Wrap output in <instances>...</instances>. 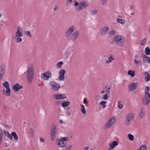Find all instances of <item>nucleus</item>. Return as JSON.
<instances>
[{
	"label": "nucleus",
	"mask_w": 150,
	"mask_h": 150,
	"mask_svg": "<svg viewBox=\"0 0 150 150\" xmlns=\"http://www.w3.org/2000/svg\"><path fill=\"white\" fill-rule=\"evenodd\" d=\"M34 70L33 67L29 66L27 71L26 78L28 83H31L33 81L34 76Z\"/></svg>",
	"instance_id": "1"
},
{
	"label": "nucleus",
	"mask_w": 150,
	"mask_h": 150,
	"mask_svg": "<svg viewBox=\"0 0 150 150\" xmlns=\"http://www.w3.org/2000/svg\"><path fill=\"white\" fill-rule=\"evenodd\" d=\"M57 130V128L54 125H53L51 128L50 132L51 139L52 141H53L55 137Z\"/></svg>",
	"instance_id": "2"
},
{
	"label": "nucleus",
	"mask_w": 150,
	"mask_h": 150,
	"mask_svg": "<svg viewBox=\"0 0 150 150\" xmlns=\"http://www.w3.org/2000/svg\"><path fill=\"white\" fill-rule=\"evenodd\" d=\"M150 101V94L148 95L144 94L142 100L143 104L144 105H147Z\"/></svg>",
	"instance_id": "3"
},
{
	"label": "nucleus",
	"mask_w": 150,
	"mask_h": 150,
	"mask_svg": "<svg viewBox=\"0 0 150 150\" xmlns=\"http://www.w3.org/2000/svg\"><path fill=\"white\" fill-rule=\"evenodd\" d=\"M49 85L51 86L52 88L55 91L58 90L60 87L59 84L54 81H51L49 83Z\"/></svg>",
	"instance_id": "4"
},
{
	"label": "nucleus",
	"mask_w": 150,
	"mask_h": 150,
	"mask_svg": "<svg viewBox=\"0 0 150 150\" xmlns=\"http://www.w3.org/2000/svg\"><path fill=\"white\" fill-rule=\"evenodd\" d=\"M134 115L133 113L131 112L129 113L126 117V123L127 125L129 124L132 122L134 118Z\"/></svg>",
	"instance_id": "5"
},
{
	"label": "nucleus",
	"mask_w": 150,
	"mask_h": 150,
	"mask_svg": "<svg viewBox=\"0 0 150 150\" xmlns=\"http://www.w3.org/2000/svg\"><path fill=\"white\" fill-rule=\"evenodd\" d=\"M88 6V4L86 2L82 1L79 3V7L77 8V10L79 11H80Z\"/></svg>",
	"instance_id": "6"
},
{
	"label": "nucleus",
	"mask_w": 150,
	"mask_h": 150,
	"mask_svg": "<svg viewBox=\"0 0 150 150\" xmlns=\"http://www.w3.org/2000/svg\"><path fill=\"white\" fill-rule=\"evenodd\" d=\"M115 122L114 118L112 117H111L105 125L104 127L106 128H110Z\"/></svg>",
	"instance_id": "7"
},
{
	"label": "nucleus",
	"mask_w": 150,
	"mask_h": 150,
	"mask_svg": "<svg viewBox=\"0 0 150 150\" xmlns=\"http://www.w3.org/2000/svg\"><path fill=\"white\" fill-rule=\"evenodd\" d=\"M23 29L21 27L18 26L17 29V31L15 33V36L16 37H21L23 36Z\"/></svg>",
	"instance_id": "8"
},
{
	"label": "nucleus",
	"mask_w": 150,
	"mask_h": 150,
	"mask_svg": "<svg viewBox=\"0 0 150 150\" xmlns=\"http://www.w3.org/2000/svg\"><path fill=\"white\" fill-rule=\"evenodd\" d=\"M53 97L57 100H62L67 98L65 94H54L53 95Z\"/></svg>",
	"instance_id": "9"
},
{
	"label": "nucleus",
	"mask_w": 150,
	"mask_h": 150,
	"mask_svg": "<svg viewBox=\"0 0 150 150\" xmlns=\"http://www.w3.org/2000/svg\"><path fill=\"white\" fill-rule=\"evenodd\" d=\"M74 26H71L67 31L65 34V36L66 38L69 37L74 30Z\"/></svg>",
	"instance_id": "10"
},
{
	"label": "nucleus",
	"mask_w": 150,
	"mask_h": 150,
	"mask_svg": "<svg viewBox=\"0 0 150 150\" xmlns=\"http://www.w3.org/2000/svg\"><path fill=\"white\" fill-rule=\"evenodd\" d=\"M51 76V74L50 71L42 73L41 75V78L45 80H47Z\"/></svg>",
	"instance_id": "11"
},
{
	"label": "nucleus",
	"mask_w": 150,
	"mask_h": 150,
	"mask_svg": "<svg viewBox=\"0 0 150 150\" xmlns=\"http://www.w3.org/2000/svg\"><path fill=\"white\" fill-rule=\"evenodd\" d=\"M6 67L4 64H2L0 67V80L4 76L5 72Z\"/></svg>",
	"instance_id": "12"
},
{
	"label": "nucleus",
	"mask_w": 150,
	"mask_h": 150,
	"mask_svg": "<svg viewBox=\"0 0 150 150\" xmlns=\"http://www.w3.org/2000/svg\"><path fill=\"white\" fill-rule=\"evenodd\" d=\"M79 35V33L78 31H74L72 34L71 36V39L72 41H76L78 38Z\"/></svg>",
	"instance_id": "13"
},
{
	"label": "nucleus",
	"mask_w": 150,
	"mask_h": 150,
	"mask_svg": "<svg viewBox=\"0 0 150 150\" xmlns=\"http://www.w3.org/2000/svg\"><path fill=\"white\" fill-rule=\"evenodd\" d=\"M59 146L60 147H64L67 145V143L61 139H58L57 141Z\"/></svg>",
	"instance_id": "14"
},
{
	"label": "nucleus",
	"mask_w": 150,
	"mask_h": 150,
	"mask_svg": "<svg viewBox=\"0 0 150 150\" xmlns=\"http://www.w3.org/2000/svg\"><path fill=\"white\" fill-rule=\"evenodd\" d=\"M109 30L108 27L106 26L104 28H102L100 30V34L102 36H104L105 35Z\"/></svg>",
	"instance_id": "15"
},
{
	"label": "nucleus",
	"mask_w": 150,
	"mask_h": 150,
	"mask_svg": "<svg viewBox=\"0 0 150 150\" xmlns=\"http://www.w3.org/2000/svg\"><path fill=\"white\" fill-rule=\"evenodd\" d=\"M114 39H116L117 41L122 43H123L125 42V39L122 36L120 35H116Z\"/></svg>",
	"instance_id": "16"
},
{
	"label": "nucleus",
	"mask_w": 150,
	"mask_h": 150,
	"mask_svg": "<svg viewBox=\"0 0 150 150\" xmlns=\"http://www.w3.org/2000/svg\"><path fill=\"white\" fill-rule=\"evenodd\" d=\"M65 71L63 69H62L59 72V80H63L65 76L64 75L65 73Z\"/></svg>",
	"instance_id": "17"
},
{
	"label": "nucleus",
	"mask_w": 150,
	"mask_h": 150,
	"mask_svg": "<svg viewBox=\"0 0 150 150\" xmlns=\"http://www.w3.org/2000/svg\"><path fill=\"white\" fill-rule=\"evenodd\" d=\"M6 88V91L4 89L3 90V94L7 96H10V93L11 92V91L10 89L9 86H8V87H7Z\"/></svg>",
	"instance_id": "18"
},
{
	"label": "nucleus",
	"mask_w": 150,
	"mask_h": 150,
	"mask_svg": "<svg viewBox=\"0 0 150 150\" xmlns=\"http://www.w3.org/2000/svg\"><path fill=\"white\" fill-rule=\"evenodd\" d=\"M138 84L137 83H132L130 84L129 85V91H133L135 90L137 87Z\"/></svg>",
	"instance_id": "19"
},
{
	"label": "nucleus",
	"mask_w": 150,
	"mask_h": 150,
	"mask_svg": "<svg viewBox=\"0 0 150 150\" xmlns=\"http://www.w3.org/2000/svg\"><path fill=\"white\" fill-rule=\"evenodd\" d=\"M13 89L15 91H18L23 88V86H20L18 83H17L13 86Z\"/></svg>",
	"instance_id": "20"
},
{
	"label": "nucleus",
	"mask_w": 150,
	"mask_h": 150,
	"mask_svg": "<svg viewBox=\"0 0 150 150\" xmlns=\"http://www.w3.org/2000/svg\"><path fill=\"white\" fill-rule=\"evenodd\" d=\"M145 109L143 107L141 109V111L139 114V117L140 118H142L145 115Z\"/></svg>",
	"instance_id": "21"
},
{
	"label": "nucleus",
	"mask_w": 150,
	"mask_h": 150,
	"mask_svg": "<svg viewBox=\"0 0 150 150\" xmlns=\"http://www.w3.org/2000/svg\"><path fill=\"white\" fill-rule=\"evenodd\" d=\"M118 144L117 142L116 141H113L112 143L110 144V148L112 149L115 147V146L117 145Z\"/></svg>",
	"instance_id": "22"
},
{
	"label": "nucleus",
	"mask_w": 150,
	"mask_h": 150,
	"mask_svg": "<svg viewBox=\"0 0 150 150\" xmlns=\"http://www.w3.org/2000/svg\"><path fill=\"white\" fill-rule=\"evenodd\" d=\"M115 33V31L114 30H112L110 31L108 33V35L109 38H110L114 36Z\"/></svg>",
	"instance_id": "23"
},
{
	"label": "nucleus",
	"mask_w": 150,
	"mask_h": 150,
	"mask_svg": "<svg viewBox=\"0 0 150 150\" xmlns=\"http://www.w3.org/2000/svg\"><path fill=\"white\" fill-rule=\"evenodd\" d=\"M144 74L145 75V81L146 82H148L150 80V75L147 72H145Z\"/></svg>",
	"instance_id": "24"
},
{
	"label": "nucleus",
	"mask_w": 150,
	"mask_h": 150,
	"mask_svg": "<svg viewBox=\"0 0 150 150\" xmlns=\"http://www.w3.org/2000/svg\"><path fill=\"white\" fill-rule=\"evenodd\" d=\"M149 59H150V58L149 57L144 55L143 57V62L144 61L147 62Z\"/></svg>",
	"instance_id": "25"
},
{
	"label": "nucleus",
	"mask_w": 150,
	"mask_h": 150,
	"mask_svg": "<svg viewBox=\"0 0 150 150\" xmlns=\"http://www.w3.org/2000/svg\"><path fill=\"white\" fill-rule=\"evenodd\" d=\"M128 74L131 76L132 77L134 76L135 74V71L133 70H129L128 71Z\"/></svg>",
	"instance_id": "26"
},
{
	"label": "nucleus",
	"mask_w": 150,
	"mask_h": 150,
	"mask_svg": "<svg viewBox=\"0 0 150 150\" xmlns=\"http://www.w3.org/2000/svg\"><path fill=\"white\" fill-rule=\"evenodd\" d=\"M72 47H69L67 50L66 51V54L67 55L70 54L72 52H73L74 51L72 50Z\"/></svg>",
	"instance_id": "27"
},
{
	"label": "nucleus",
	"mask_w": 150,
	"mask_h": 150,
	"mask_svg": "<svg viewBox=\"0 0 150 150\" xmlns=\"http://www.w3.org/2000/svg\"><path fill=\"white\" fill-rule=\"evenodd\" d=\"M69 105V102L68 101H67L62 103V107L64 108L68 106Z\"/></svg>",
	"instance_id": "28"
},
{
	"label": "nucleus",
	"mask_w": 150,
	"mask_h": 150,
	"mask_svg": "<svg viewBox=\"0 0 150 150\" xmlns=\"http://www.w3.org/2000/svg\"><path fill=\"white\" fill-rule=\"evenodd\" d=\"M3 136V131L1 128H0V144H1L2 141Z\"/></svg>",
	"instance_id": "29"
},
{
	"label": "nucleus",
	"mask_w": 150,
	"mask_h": 150,
	"mask_svg": "<svg viewBox=\"0 0 150 150\" xmlns=\"http://www.w3.org/2000/svg\"><path fill=\"white\" fill-rule=\"evenodd\" d=\"M80 106L81 107V111L83 114H85L86 113V111L85 109L84 106L83 105H81Z\"/></svg>",
	"instance_id": "30"
},
{
	"label": "nucleus",
	"mask_w": 150,
	"mask_h": 150,
	"mask_svg": "<svg viewBox=\"0 0 150 150\" xmlns=\"http://www.w3.org/2000/svg\"><path fill=\"white\" fill-rule=\"evenodd\" d=\"M12 136L13 137L14 139L16 140H17L18 139V136L15 132H12L11 133Z\"/></svg>",
	"instance_id": "31"
},
{
	"label": "nucleus",
	"mask_w": 150,
	"mask_h": 150,
	"mask_svg": "<svg viewBox=\"0 0 150 150\" xmlns=\"http://www.w3.org/2000/svg\"><path fill=\"white\" fill-rule=\"evenodd\" d=\"M145 52L146 55H150V49L149 47H147L146 48L145 50Z\"/></svg>",
	"instance_id": "32"
},
{
	"label": "nucleus",
	"mask_w": 150,
	"mask_h": 150,
	"mask_svg": "<svg viewBox=\"0 0 150 150\" xmlns=\"http://www.w3.org/2000/svg\"><path fill=\"white\" fill-rule=\"evenodd\" d=\"M117 21L118 23H121L122 24H124L125 23V21L124 20L120 18L117 19Z\"/></svg>",
	"instance_id": "33"
},
{
	"label": "nucleus",
	"mask_w": 150,
	"mask_h": 150,
	"mask_svg": "<svg viewBox=\"0 0 150 150\" xmlns=\"http://www.w3.org/2000/svg\"><path fill=\"white\" fill-rule=\"evenodd\" d=\"M150 88L149 86H147L145 87V93L144 94H147L148 95L149 94H150L149 92V91Z\"/></svg>",
	"instance_id": "34"
},
{
	"label": "nucleus",
	"mask_w": 150,
	"mask_h": 150,
	"mask_svg": "<svg viewBox=\"0 0 150 150\" xmlns=\"http://www.w3.org/2000/svg\"><path fill=\"white\" fill-rule=\"evenodd\" d=\"M107 102L105 101H103L100 102V104L101 105H103V108H105L106 107V104Z\"/></svg>",
	"instance_id": "35"
},
{
	"label": "nucleus",
	"mask_w": 150,
	"mask_h": 150,
	"mask_svg": "<svg viewBox=\"0 0 150 150\" xmlns=\"http://www.w3.org/2000/svg\"><path fill=\"white\" fill-rule=\"evenodd\" d=\"M147 147L145 145H143L141 146L139 150H146Z\"/></svg>",
	"instance_id": "36"
},
{
	"label": "nucleus",
	"mask_w": 150,
	"mask_h": 150,
	"mask_svg": "<svg viewBox=\"0 0 150 150\" xmlns=\"http://www.w3.org/2000/svg\"><path fill=\"white\" fill-rule=\"evenodd\" d=\"M128 138L131 141H132L134 140V137L133 135L131 134H129L128 135Z\"/></svg>",
	"instance_id": "37"
},
{
	"label": "nucleus",
	"mask_w": 150,
	"mask_h": 150,
	"mask_svg": "<svg viewBox=\"0 0 150 150\" xmlns=\"http://www.w3.org/2000/svg\"><path fill=\"white\" fill-rule=\"evenodd\" d=\"M15 39V41L17 43H19L20 42H21L22 39L21 38H20V37H16Z\"/></svg>",
	"instance_id": "38"
},
{
	"label": "nucleus",
	"mask_w": 150,
	"mask_h": 150,
	"mask_svg": "<svg viewBox=\"0 0 150 150\" xmlns=\"http://www.w3.org/2000/svg\"><path fill=\"white\" fill-rule=\"evenodd\" d=\"M3 86L5 88H6L8 87V86H9V84L7 81H5L3 83Z\"/></svg>",
	"instance_id": "39"
},
{
	"label": "nucleus",
	"mask_w": 150,
	"mask_h": 150,
	"mask_svg": "<svg viewBox=\"0 0 150 150\" xmlns=\"http://www.w3.org/2000/svg\"><path fill=\"white\" fill-rule=\"evenodd\" d=\"M63 62H60L57 64L56 66L57 68H60L62 67Z\"/></svg>",
	"instance_id": "40"
},
{
	"label": "nucleus",
	"mask_w": 150,
	"mask_h": 150,
	"mask_svg": "<svg viewBox=\"0 0 150 150\" xmlns=\"http://www.w3.org/2000/svg\"><path fill=\"white\" fill-rule=\"evenodd\" d=\"M97 13V11L96 10H93L90 12V14L92 15L96 14Z\"/></svg>",
	"instance_id": "41"
},
{
	"label": "nucleus",
	"mask_w": 150,
	"mask_h": 150,
	"mask_svg": "<svg viewBox=\"0 0 150 150\" xmlns=\"http://www.w3.org/2000/svg\"><path fill=\"white\" fill-rule=\"evenodd\" d=\"M146 40L147 39L145 38L142 40L140 42L141 44L142 45H144L146 42Z\"/></svg>",
	"instance_id": "42"
},
{
	"label": "nucleus",
	"mask_w": 150,
	"mask_h": 150,
	"mask_svg": "<svg viewBox=\"0 0 150 150\" xmlns=\"http://www.w3.org/2000/svg\"><path fill=\"white\" fill-rule=\"evenodd\" d=\"M30 135L31 137H33L34 133L33 129L32 128H30Z\"/></svg>",
	"instance_id": "43"
},
{
	"label": "nucleus",
	"mask_w": 150,
	"mask_h": 150,
	"mask_svg": "<svg viewBox=\"0 0 150 150\" xmlns=\"http://www.w3.org/2000/svg\"><path fill=\"white\" fill-rule=\"evenodd\" d=\"M61 139L63 140L64 142H65V141H69V138L67 137H62L61 138Z\"/></svg>",
	"instance_id": "44"
},
{
	"label": "nucleus",
	"mask_w": 150,
	"mask_h": 150,
	"mask_svg": "<svg viewBox=\"0 0 150 150\" xmlns=\"http://www.w3.org/2000/svg\"><path fill=\"white\" fill-rule=\"evenodd\" d=\"M105 88H106V93H107L108 94H109L110 93V88H107L106 86H105Z\"/></svg>",
	"instance_id": "45"
},
{
	"label": "nucleus",
	"mask_w": 150,
	"mask_h": 150,
	"mask_svg": "<svg viewBox=\"0 0 150 150\" xmlns=\"http://www.w3.org/2000/svg\"><path fill=\"white\" fill-rule=\"evenodd\" d=\"M7 137L9 139L11 140H12L13 139L11 134L9 133L8 134Z\"/></svg>",
	"instance_id": "46"
},
{
	"label": "nucleus",
	"mask_w": 150,
	"mask_h": 150,
	"mask_svg": "<svg viewBox=\"0 0 150 150\" xmlns=\"http://www.w3.org/2000/svg\"><path fill=\"white\" fill-rule=\"evenodd\" d=\"M2 131L3 132V134H4V135L6 136L7 137L8 134H9V132H7L5 131H4L3 130H2Z\"/></svg>",
	"instance_id": "47"
},
{
	"label": "nucleus",
	"mask_w": 150,
	"mask_h": 150,
	"mask_svg": "<svg viewBox=\"0 0 150 150\" xmlns=\"http://www.w3.org/2000/svg\"><path fill=\"white\" fill-rule=\"evenodd\" d=\"M103 98L105 100H106L108 98V95L107 94H105L104 95Z\"/></svg>",
	"instance_id": "48"
},
{
	"label": "nucleus",
	"mask_w": 150,
	"mask_h": 150,
	"mask_svg": "<svg viewBox=\"0 0 150 150\" xmlns=\"http://www.w3.org/2000/svg\"><path fill=\"white\" fill-rule=\"evenodd\" d=\"M71 147V145H69L67 146L64 149V150H70Z\"/></svg>",
	"instance_id": "49"
},
{
	"label": "nucleus",
	"mask_w": 150,
	"mask_h": 150,
	"mask_svg": "<svg viewBox=\"0 0 150 150\" xmlns=\"http://www.w3.org/2000/svg\"><path fill=\"white\" fill-rule=\"evenodd\" d=\"M107 0H102V3L103 5H105L106 4Z\"/></svg>",
	"instance_id": "50"
},
{
	"label": "nucleus",
	"mask_w": 150,
	"mask_h": 150,
	"mask_svg": "<svg viewBox=\"0 0 150 150\" xmlns=\"http://www.w3.org/2000/svg\"><path fill=\"white\" fill-rule=\"evenodd\" d=\"M112 62V60L110 59V57H109L108 58V60H107L106 61V63L107 64H108Z\"/></svg>",
	"instance_id": "51"
},
{
	"label": "nucleus",
	"mask_w": 150,
	"mask_h": 150,
	"mask_svg": "<svg viewBox=\"0 0 150 150\" xmlns=\"http://www.w3.org/2000/svg\"><path fill=\"white\" fill-rule=\"evenodd\" d=\"M26 35H27L28 36H29L30 37H32V35H31L30 34V31H27V32H26Z\"/></svg>",
	"instance_id": "52"
},
{
	"label": "nucleus",
	"mask_w": 150,
	"mask_h": 150,
	"mask_svg": "<svg viewBox=\"0 0 150 150\" xmlns=\"http://www.w3.org/2000/svg\"><path fill=\"white\" fill-rule=\"evenodd\" d=\"M59 7L58 6H56L54 7V11H56L57 10L59 9Z\"/></svg>",
	"instance_id": "53"
},
{
	"label": "nucleus",
	"mask_w": 150,
	"mask_h": 150,
	"mask_svg": "<svg viewBox=\"0 0 150 150\" xmlns=\"http://www.w3.org/2000/svg\"><path fill=\"white\" fill-rule=\"evenodd\" d=\"M2 125H3V126H4L7 129V128H10V127H9L8 125H4L3 124H2Z\"/></svg>",
	"instance_id": "54"
},
{
	"label": "nucleus",
	"mask_w": 150,
	"mask_h": 150,
	"mask_svg": "<svg viewBox=\"0 0 150 150\" xmlns=\"http://www.w3.org/2000/svg\"><path fill=\"white\" fill-rule=\"evenodd\" d=\"M123 105L122 104H119L118 105V108H119L121 109H122L123 107Z\"/></svg>",
	"instance_id": "55"
},
{
	"label": "nucleus",
	"mask_w": 150,
	"mask_h": 150,
	"mask_svg": "<svg viewBox=\"0 0 150 150\" xmlns=\"http://www.w3.org/2000/svg\"><path fill=\"white\" fill-rule=\"evenodd\" d=\"M110 59L111 60H114V57H113V55L111 54H110Z\"/></svg>",
	"instance_id": "56"
},
{
	"label": "nucleus",
	"mask_w": 150,
	"mask_h": 150,
	"mask_svg": "<svg viewBox=\"0 0 150 150\" xmlns=\"http://www.w3.org/2000/svg\"><path fill=\"white\" fill-rule=\"evenodd\" d=\"M66 114L67 115V116H69L70 115V113L68 111H66Z\"/></svg>",
	"instance_id": "57"
},
{
	"label": "nucleus",
	"mask_w": 150,
	"mask_h": 150,
	"mask_svg": "<svg viewBox=\"0 0 150 150\" xmlns=\"http://www.w3.org/2000/svg\"><path fill=\"white\" fill-rule=\"evenodd\" d=\"M74 2L75 3V4H74V6H77L78 5H79V4L76 1H74Z\"/></svg>",
	"instance_id": "58"
},
{
	"label": "nucleus",
	"mask_w": 150,
	"mask_h": 150,
	"mask_svg": "<svg viewBox=\"0 0 150 150\" xmlns=\"http://www.w3.org/2000/svg\"><path fill=\"white\" fill-rule=\"evenodd\" d=\"M40 141L42 142H44L45 141V139L42 137H41L40 139Z\"/></svg>",
	"instance_id": "59"
},
{
	"label": "nucleus",
	"mask_w": 150,
	"mask_h": 150,
	"mask_svg": "<svg viewBox=\"0 0 150 150\" xmlns=\"http://www.w3.org/2000/svg\"><path fill=\"white\" fill-rule=\"evenodd\" d=\"M56 104L57 105H59L61 103V102L59 101H56L55 102Z\"/></svg>",
	"instance_id": "60"
},
{
	"label": "nucleus",
	"mask_w": 150,
	"mask_h": 150,
	"mask_svg": "<svg viewBox=\"0 0 150 150\" xmlns=\"http://www.w3.org/2000/svg\"><path fill=\"white\" fill-rule=\"evenodd\" d=\"M89 149V147H84L83 149L84 150H88Z\"/></svg>",
	"instance_id": "61"
},
{
	"label": "nucleus",
	"mask_w": 150,
	"mask_h": 150,
	"mask_svg": "<svg viewBox=\"0 0 150 150\" xmlns=\"http://www.w3.org/2000/svg\"><path fill=\"white\" fill-rule=\"evenodd\" d=\"M134 63L136 64H138V62H137V60L136 59H134Z\"/></svg>",
	"instance_id": "62"
},
{
	"label": "nucleus",
	"mask_w": 150,
	"mask_h": 150,
	"mask_svg": "<svg viewBox=\"0 0 150 150\" xmlns=\"http://www.w3.org/2000/svg\"><path fill=\"white\" fill-rule=\"evenodd\" d=\"M83 102L84 103L86 104L87 103V100L86 99H84L83 100Z\"/></svg>",
	"instance_id": "63"
},
{
	"label": "nucleus",
	"mask_w": 150,
	"mask_h": 150,
	"mask_svg": "<svg viewBox=\"0 0 150 150\" xmlns=\"http://www.w3.org/2000/svg\"><path fill=\"white\" fill-rule=\"evenodd\" d=\"M130 8L131 9H133V7L132 5H130L129 6Z\"/></svg>",
	"instance_id": "64"
}]
</instances>
